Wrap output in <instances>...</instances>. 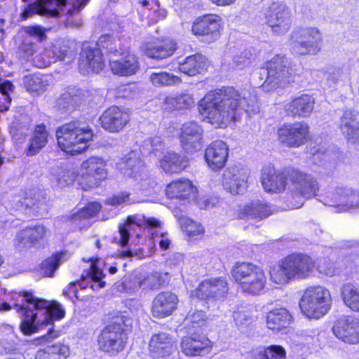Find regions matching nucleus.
<instances>
[{
	"label": "nucleus",
	"instance_id": "obj_1",
	"mask_svg": "<svg viewBox=\"0 0 359 359\" xmlns=\"http://www.w3.org/2000/svg\"><path fill=\"white\" fill-rule=\"evenodd\" d=\"M259 111L256 94L245 90L239 93L233 87L210 91L200 102L201 115L215 127L236 121L243 112L250 116Z\"/></svg>",
	"mask_w": 359,
	"mask_h": 359
},
{
	"label": "nucleus",
	"instance_id": "obj_2",
	"mask_svg": "<svg viewBox=\"0 0 359 359\" xmlns=\"http://www.w3.org/2000/svg\"><path fill=\"white\" fill-rule=\"evenodd\" d=\"M19 297L20 304L1 303L0 311L16 310L21 318L20 330L25 335L35 333L41 326L52 325L54 320L65 317V311L57 302L38 298L32 292H23Z\"/></svg>",
	"mask_w": 359,
	"mask_h": 359
},
{
	"label": "nucleus",
	"instance_id": "obj_3",
	"mask_svg": "<svg viewBox=\"0 0 359 359\" xmlns=\"http://www.w3.org/2000/svg\"><path fill=\"white\" fill-rule=\"evenodd\" d=\"M88 1L89 0H36L22 15L24 19L29 18L30 13L58 17L62 15L64 8L67 6V14L69 16L65 20V26L76 27L81 25V20L80 18L74 20L72 15L79 13Z\"/></svg>",
	"mask_w": 359,
	"mask_h": 359
},
{
	"label": "nucleus",
	"instance_id": "obj_4",
	"mask_svg": "<svg viewBox=\"0 0 359 359\" xmlns=\"http://www.w3.org/2000/svg\"><path fill=\"white\" fill-rule=\"evenodd\" d=\"M92 129L84 123L72 121L60 126L56 130L60 148L72 155L81 153L87 149V144L92 140Z\"/></svg>",
	"mask_w": 359,
	"mask_h": 359
},
{
	"label": "nucleus",
	"instance_id": "obj_5",
	"mask_svg": "<svg viewBox=\"0 0 359 359\" xmlns=\"http://www.w3.org/2000/svg\"><path fill=\"white\" fill-rule=\"evenodd\" d=\"M313 259L302 253L292 254L270 271L271 279L276 284H285L292 278H304L314 268Z\"/></svg>",
	"mask_w": 359,
	"mask_h": 359
},
{
	"label": "nucleus",
	"instance_id": "obj_6",
	"mask_svg": "<svg viewBox=\"0 0 359 359\" xmlns=\"http://www.w3.org/2000/svg\"><path fill=\"white\" fill-rule=\"evenodd\" d=\"M130 319L124 315L113 318L98 337L100 349L112 355L121 351L126 344L128 334L126 327L130 324Z\"/></svg>",
	"mask_w": 359,
	"mask_h": 359
},
{
	"label": "nucleus",
	"instance_id": "obj_7",
	"mask_svg": "<svg viewBox=\"0 0 359 359\" xmlns=\"http://www.w3.org/2000/svg\"><path fill=\"white\" fill-rule=\"evenodd\" d=\"M231 273L241 290L251 294H258L264 289L266 278L262 269L249 262H238Z\"/></svg>",
	"mask_w": 359,
	"mask_h": 359
},
{
	"label": "nucleus",
	"instance_id": "obj_8",
	"mask_svg": "<svg viewBox=\"0 0 359 359\" xmlns=\"http://www.w3.org/2000/svg\"><path fill=\"white\" fill-rule=\"evenodd\" d=\"M332 298L330 291L321 286L309 287L299 302L302 312L309 318L319 319L330 309Z\"/></svg>",
	"mask_w": 359,
	"mask_h": 359
},
{
	"label": "nucleus",
	"instance_id": "obj_9",
	"mask_svg": "<svg viewBox=\"0 0 359 359\" xmlns=\"http://www.w3.org/2000/svg\"><path fill=\"white\" fill-rule=\"evenodd\" d=\"M290 62L284 56L277 55L266 63L263 69V74H267L262 88L265 91H270L277 88H285L293 79L292 70L289 67Z\"/></svg>",
	"mask_w": 359,
	"mask_h": 359
},
{
	"label": "nucleus",
	"instance_id": "obj_10",
	"mask_svg": "<svg viewBox=\"0 0 359 359\" xmlns=\"http://www.w3.org/2000/svg\"><path fill=\"white\" fill-rule=\"evenodd\" d=\"M288 180L290 182V189L293 198L299 200L296 208L301 207L304 199L315 196L319 189L318 183L312 175L292 169L287 171Z\"/></svg>",
	"mask_w": 359,
	"mask_h": 359
},
{
	"label": "nucleus",
	"instance_id": "obj_11",
	"mask_svg": "<svg viewBox=\"0 0 359 359\" xmlns=\"http://www.w3.org/2000/svg\"><path fill=\"white\" fill-rule=\"evenodd\" d=\"M265 22L277 34L287 32L291 25L288 7L282 1H273L264 11Z\"/></svg>",
	"mask_w": 359,
	"mask_h": 359
},
{
	"label": "nucleus",
	"instance_id": "obj_12",
	"mask_svg": "<svg viewBox=\"0 0 359 359\" xmlns=\"http://www.w3.org/2000/svg\"><path fill=\"white\" fill-rule=\"evenodd\" d=\"M324 203L336 207L338 212L359 210V191L350 187H337L327 196Z\"/></svg>",
	"mask_w": 359,
	"mask_h": 359
},
{
	"label": "nucleus",
	"instance_id": "obj_13",
	"mask_svg": "<svg viewBox=\"0 0 359 359\" xmlns=\"http://www.w3.org/2000/svg\"><path fill=\"white\" fill-rule=\"evenodd\" d=\"M278 140L289 147H299L309 137V126L304 122L284 124L278 130Z\"/></svg>",
	"mask_w": 359,
	"mask_h": 359
},
{
	"label": "nucleus",
	"instance_id": "obj_14",
	"mask_svg": "<svg viewBox=\"0 0 359 359\" xmlns=\"http://www.w3.org/2000/svg\"><path fill=\"white\" fill-rule=\"evenodd\" d=\"M229 290L228 283L224 278H210L201 282L193 291L192 296L199 300L209 302L222 299Z\"/></svg>",
	"mask_w": 359,
	"mask_h": 359
},
{
	"label": "nucleus",
	"instance_id": "obj_15",
	"mask_svg": "<svg viewBox=\"0 0 359 359\" xmlns=\"http://www.w3.org/2000/svg\"><path fill=\"white\" fill-rule=\"evenodd\" d=\"M81 184L84 189L97 187L107 177L106 163L101 158L92 156L81 164Z\"/></svg>",
	"mask_w": 359,
	"mask_h": 359
},
{
	"label": "nucleus",
	"instance_id": "obj_16",
	"mask_svg": "<svg viewBox=\"0 0 359 359\" xmlns=\"http://www.w3.org/2000/svg\"><path fill=\"white\" fill-rule=\"evenodd\" d=\"M248 176L246 168L236 165L229 167L223 174V187L233 195L243 194L248 187Z\"/></svg>",
	"mask_w": 359,
	"mask_h": 359
},
{
	"label": "nucleus",
	"instance_id": "obj_17",
	"mask_svg": "<svg viewBox=\"0 0 359 359\" xmlns=\"http://www.w3.org/2000/svg\"><path fill=\"white\" fill-rule=\"evenodd\" d=\"M332 330L334 335L344 343H359V319L356 318L342 316L334 322Z\"/></svg>",
	"mask_w": 359,
	"mask_h": 359
},
{
	"label": "nucleus",
	"instance_id": "obj_18",
	"mask_svg": "<svg viewBox=\"0 0 359 359\" xmlns=\"http://www.w3.org/2000/svg\"><path fill=\"white\" fill-rule=\"evenodd\" d=\"M104 67L103 53L95 46L84 44L80 53L79 69L86 74L90 72H99Z\"/></svg>",
	"mask_w": 359,
	"mask_h": 359
},
{
	"label": "nucleus",
	"instance_id": "obj_19",
	"mask_svg": "<svg viewBox=\"0 0 359 359\" xmlns=\"http://www.w3.org/2000/svg\"><path fill=\"white\" fill-rule=\"evenodd\" d=\"M218 16L214 15H205L198 18L192 25V33L200 36L201 40L211 43L219 36L220 25Z\"/></svg>",
	"mask_w": 359,
	"mask_h": 359
},
{
	"label": "nucleus",
	"instance_id": "obj_20",
	"mask_svg": "<svg viewBox=\"0 0 359 359\" xmlns=\"http://www.w3.org/2000/svg\"><path fill=\"white\" fill-rule=\"evenodd\" d=\"M203 129L196 121H189L182 125L180 135V143L184 151L193 154L202 147Z\"/></svg>",
	"mask_w": 359,
	"mask_h": 359
},
{
	"label": "nucleus",
	"instance_id": "obj_21",
	"mask_svg": "<svg viewBox=\"0 0 359 359\" xmlns=\"http://www.w3.org/2000/svg\"><path fill=\"white\" fill-rule=\"evenodd\" d=\"M48 230L43 225L26 227L16 235L15 245L19 250H25L39 245L46 237Z\"/></svg>",
	"mask_w": 359,
	"mask_h": 359
},
{
	"label": "nucleus",
	"instance_id": "obj_22",
	"mask_svg": "<svg viewBox=\"0 0 359 359\" xmlns=\"http://www.w3.org/2000/svg\"><path fill=\"white\" fill-rule=\"evenodd\" d=\"M119 58H110L109 67L114 74L128 76H131L138 71L140 62L137 57L126 50V54L118 55Z\"/></svg>",
	"mask_w": 359,
	"mask_h": 359
},
{
	"label": "nucleus",
	"instance_id": "obj_23",
	"mask_svg": "<svg viewBox=\"0 0 359 359\" xmlns=\"http://www.w3.org/2000/svg\"><path fill=\"white\" fill-rule=\"evenodd\" d=\"M102 127L111 133L122 130L129 121V115L119 107L113 106L107 109L100 118Z\"/></svg>",
	"mask_w": 359,
	"mask_h": 359
},
{
	"label": "nucleus",
	"instance_id": "obj_24",
	"mask_svg": "<svg viewBox=\"0 0 359 359\" xmlns=\"http://www.w3.org/2000/svg\"><path fill=\"white\" fill-rule=\"evenodd\" d=\"M228 155L229 147L222 140L212 142L205 151V158L208 165L213 170H219L224 166Z\"/></svg>",
	"mask_w": 359,
	"mask_h": 359
},
{
	"label": "nucleus",
	"instance_id": "obj_25",
	"mask_svg": "<svg viewBox=\"0 0 359 359\" xmlns=\"http://www.w3.org/2000/svg\"><path fill=\"white\" fill-rule=\"evenodd\" d=\"M287 180V173L276 171L270 165L264 167L262 170V184L267 192H278L284 190Z\"/></svg>",
	"mask_w": 359,
	"mask_h": 359
},
{
	"label": "nucleus",
	"instance_id": "obj_26",
	"mask_svg": "<svg viewBox=\"0 0 359 359\" xmlns=\"http://www.w3.org/2000/svg\"><path fill=\"white\" fill-rule=\"evenodd\" d=\"M179 299L170 292L159 293L154 298L152 305V314L154 317L163 318L169 316L177 309Z\"/></svg>",
	"mask_w": 359,
	"mask_h": 359
},
{
	"label": "nucleus",
	"instance_id": "obj_27",
	"mask_svg": "<svg viewBox=\"0 0 359 359\" xmlns=\"http://www.w3.org/2000/svg\"><path fill=\"white\" fill-rule=\"evenodd\" d=\"M174 348L172 337L161 332L153 334L149 340V351L153 358L165 357L171 354Z\"/></svg>",
	"mask_w": 359,
	"mask_h": 359
},
{
	"label": "nucleus",
	"instance_id": "obj_28",
	"mask_svg": "<svg viewBox=\"0 0 359 359\" xmlns=\"http://www.w3.org/2000/svg\"><path fill=\"white\" fill-rule=\"evenodd\" d=\"M88 91L69 87L57 100V106L60 110L72 111L78 106L87 101Z\"/></svg>",
	"mask_w": 359,
	"mask_h": 359
},
{
	"label": "nucleus",
	"instance_id": "obj_29",
	"mask_svg": "<svg viewBox=\"0 0 359 359\" xmlns=\"http://www.w3.org/2000/svg\"><path fill=\"white\" fill-rule=\"evenodd\" d=\"M339 128L348 141L355 142L359 137V112L353 109L345 110L340 116Z\"/></svg>",
	"mask_w": 359,
	"mask_h": 359
},
{
	"label": "nucleus",
	"instance_id": "obj_30",
	"mask_svg": "<svg viewBox=\"0 0 359 359\" xmlns=\"http://www.w3.org/2000/svg\"><path fill=\"white\" fill-rule=\"evenodd\" d=\"M314 104V98L309 95L304 94L287 102L284 108L286 112L292 116L307 117L312 113Z\"/></svg>",
	"mask_w": 359,
	"mask_h": 359
},
{
	"label": "nucleus",
	"instance_id": "obj_31",
	"mask_svg": "<svg viewBox=\"0 0 359 359\" xmlns=\"http://www.w3.org/2000/svg\"><path fill=\"white\" fill-rule=\"evenodd\" d=\"M196 187L189 180H182L172 182L168 184L165 189L166 195L170 198H179L180 200H194L196 197Z\"/></svg>",
	"mask_w": 359,
	"mask_h": 359
},
{
	"label": "nucleus",
	"instance_id": "obj_32",
	"mask_svg": "<svg viewBox=\"0 0 359 359\" xmlns=\"http://www.w3.org/2000/svg\"><path fill=\"white\" fill-rule=\"evenodd\" d=\"M16 208L20 211L29 210L36 215H43L48 210V199L41 192L33 196H25L22 199L16 201Z\"/></svg>",
	"mask_w": 359,
	"mask_h": 359
},
{
	"label": "nucleus",
	"instance_id": "obj_33",
	"mask_svg": "<svg viewBox=\"0 0 359 359\" xmlns=\"http://www.w3.org/2000/svg\"><path fill=\"white\" fill-rule=\"evenodd\" d=\"M210 341L204 336L193 334L182 338L181 351L187 356L200 355L210 347Z\"/></svg>",
	"mask_w": 359,
	"mask_h": 359
},
{
	"label": "nucleus",
	"instance_id": "obj_34",
	"mask_svg": "<svg viewBox=\"0 0 359 359\" xmlns=\"http://www.w3.org/2000/svg\"><path fill=\"white\" fill-rule=\"evenodd\" d=\"M177 48L176 42L171 39H165L156 43H146L143 52L149 58L163 60L172 55Z\"/></svg>",
	"mask_w": 359,
	"mask_h": 359
},
{
	"label": "nucleus",
	"instance_id": "obj_35",
	"mask_svg": "<svg viewBox=\"0 0 359 359\" xmlns=\"http://www.w3.org/2000/svg\"><path fill=\"white\" fill-rule=\"evenodd\" d=\"M272 214L270 205L259 200L253 201L246 204L240 212L241 219H263Z\"/></svg>",
	"mask_w": 359,
	"mask_h": 359
},
{
	"label": "nucleus",
	"instance_id": "obj_36",
	"mask_svg": "<svg viewBox=\"0 0 359 359\" xmlns=\"http://www.w3.org/2000/svg\"><path fill=\"white\" fill-rule=\"evenodd\" d=\"M121 169L125 175L134 177L136 180H142L143 175L146 176L144 172L143 163L135 152L128 154L123 158V161L121 164Z\"/></svg>",
	"mask_w": 359,
	"mask_h": 359
},
{
	"label": "nucleus",
	"instance_id": "obj_37",
	"mask_svg": "<svg viewBox=\"0 0 359 359\" xmlns=\"http://www.w3.org/2000/svg\"><path fill=\"white\" fill-rule=\"evenodd\" d=\"M95 46L102 52L104 51V53L109 56V59L126 54V48L121 46L120 40L116 39L110 34L102 35Z\"/></svg>",
	"mask_w": 359,
	"mask_h": 359
},
{
	"label": "nucleus",
	"instance_id": "obj_38",
	"mask_svg": "<svg viewBox=\"0 0 359 359\" xmlns=\"http://www.w3.org/2000/svg\"><path fill=\"white\" fill-rule=\"evenodd\" d=\"M292 316L285 308L275 309L267 313V327L273 331L286 328L290 323Z\"/></svg>",
	"mask_w": 359,
	"mask_h": 359
},
{
	"label": "nucleus",
	"instance_id": "obj_39",
	"mask_svg": "<svg viewBox=\"0 0 359 359\" xmlns=\"http://www.w3.org/2000/svg\"><path fill=\"white\" fill-rule=\"evenodd\" d=\"M205 57L200 53L190 55L186 57L184 61L180 63L179 69L181 72L188 76H195L202 73L206 69Z\"/></svg>",
	"mask_w": 359,
	"mask_h": 359
},
{
	"label": "nucleus",
	"instance_id": "obj_40",
	"mask_svg": "<svg viewBox=\"0 0 359 359\" xmlns=\"http://www.w3.org/2000/svg\"><path fill=\"white\" fill-rule=\"evenodd\" d=\"M48 133L43 124L37 125L26 150L27 156H34L48 143Z\"/></svg>",
	"mask_w": 359,
	"mask_h": 359
},
{
	"label": "nucleus",
	"instance_id": "obj_41",
	"mask_svg": "<svg viewBox=\"0 0 359 359\" xmlns=\"http://www.w3.org/2000/svg\"><path fill=\"white\" fill-rule=\"evenodd\" d=\"M159 159L161 166L165 172H179L187 166L185 158L175 152L166 151Z\"/></svg>",
	"mask_w": 359,
	"mask_h": 359
},
{
	"label": "nucleus",
	"instance_id": "obj_42",
	"mask_svg": "<svg viewBox=\"0 0 359 359\" xmlns=\"http://www.w3.org/2000/svg\"><path fill=\"white\" fill-rule=\"evenodd\" d=\"M344 304L351 311L359 312V288L352 283L344 284L340 291Z\"/></svg>",
	"mask_w": 359,
	"mask_h": 359
},
{
	"label": "nucleus",
	"instance_id": "obj_43",
	"mask_svg": "<svg viewBox=\"0 0 359 359\" xmlns=\"http://www.w3.org/2000/svg\"><path fill=\"white\" fill-rule=\"evenodd\" d=\"M194 104L193 97L186 93L167 96L163 102L165 109L182 110L189 109Z\"/></svg>",
	"mask_w": 359,
	"mask_h": 359
},
{
	"label": "nucleus",
	"instance_id": "obj_44",
	"mask_svg": "<svg viewBox=\"0 0 359 359\" xmlns=\"http://www.w3.org/2000/svg\"><path fill=\"white\" fill-rule=\"evenodd\" d=\"M68 259V254L65 252H60L53 255L45 259L41 265V272L43 276L52 277L55 271L59 266Z\"/></svg>",
	"mask_w": 359,
	"mask_h": 359
},
{
	"label": "nucleus",
	"instance_id": "obj_45",
	"mask_svg": "<svg viewBox=\"0 0 359 359\" xmlns=\"http://www.w3.org/2000/svg\"><path fill=\"white\" fill-rule=\"evenodd\" d=\"M101 210V205L97 202L89 203L86 206L71 215L70 222L77 226L83 220L95 217Z\"/></svg>",
	"mask_w": 359,
	"mask_h": 359
},
{
	"label": "nucleus",
	"instance_id": "obj_46",
	"mask_svg": "<svg viewBox=\"0 0 359 359\" xmlns=\"http://www.w3.org/2000/svg\"><path fill=\"white\" fill-rule=\"evenodd\" d=\"M24 83L28 91L41 93L46 90L48 81L46 76L34 74L26 76L24 78Z\"/></svg>",
	"mask_w": 359,
	"mask_h": 359
},
{
	"label": "nucleus",
	"instance_id": "obj_47",
	"mask_svg": "<svg viewBox=\"0 0 359 359\" xmlns=\"http://www.w3.org/2000/svg\"><path fill=\"white\" fill-rule=\"evenodd\" d=\"M47 48H48L49 54H51L55 62L57 61L69 62L72 60V53L69 47L63 41H55Z\"/></svg>",
	"mask_w": 359,
	"mask_h": 359
},
{
	"label": "nucleus",
	"instance_id": "obj_48",
	"mask_svg": "<svg viewBox=\"0 0 359 359\" xmlns=\"http://www.w3.org/2000/svg\"><path fill=\"white\" fill-rule=\"evenodd\" d=\"M160 276L158 273H152L147 276L140 274V278L136 280L135 285L130 290L134 289H155L161 285Z\"/></svg>",
	"mask_w": 359,
	"mask_h": 359
},
{
	"label": "nucleus",
	"instance_id": "obj_49",
	"mask_svg": "<svg viewBox=\"0 0 359 359\" xmlns=\"http://www.w3.org/2000/svg\"><path fill=\"white\" fill-rule=\"evenodd\" d=\"M13 84L8 80L0 79V111L5 112L9 109L11 97L10 93L14 90Z\"/></svg>",
	"mask_w": 359,
	"mask_h": 359
},
{
	"label": "nucleus",
	"instance_id": "obj_50",
	"mask_svg": "<svg viewBox=\"0 0 359 359\" xmlns=\"http://www.w3.org/2000/svg\"><path fill=\"white\" fill-rule=\"evenodd\" d=\"M150 81L156 86L174 85L181 81L180 78L168 72H153Z\"/></svg>",
	"mask_w": 359,
	"mask_h": 359
},
{
	"label": "nucleus",
	"instance_id": "obj_51",
	"mask_svg": "<svg viewBox=\"0 0 359 359\" xmlns=\"http://www.w3.org/2000/svg\"><path fill=\"white\" fill-rule=\"evenodd\" d=\"M306 42L314 46L313 48V53H318L320 50V43L322 42V36L319 30L316 27H309L303 30L302 35Z\"/></svg>",
	"mask_w": 359,
	"mask_h": 359
},
{
	"label": "nucleus",
	"instance_id": "obj_52",
	"mask_svg": "<svg viewBox=\"0 0 359 359\" xmlns=\"http://www.w3.org/2000/svg\"><path fill=\"white\" fill-rule=\"evenodd\" d=\"M285 351L280 346L272 345L264 348L255 356L254 359H285Z\"/></svg>",
	"mask_w": 359,
	"mask_h": 359
},
{
	"label": "nucleus",
	"instance_id": "obj_53",
	"mask_svg": "<svg viewBox=\"0 0 359 359\" xmlns=\"http://www.w3.org/2000/svg\"><path fill=\"white\" fill-rule=\"evenodd\" d=\"M255 50L249 48L241 52L239 55H236L232 59L231 63L232 68L243 69L248 66L255 58Z\"/></svg>",
	"mask_w": 359,
	"mask_h": 359
},
{
	"label": "nucleus",
	"instance_id": "obj_54",
	"mask_svg": "<svg viewBox=\"0 0 359 359\" xmlns=\"http://www.w3.org/2000/svg\"><path fill=\"white\" fill-rule=\"evenodd\" d=\"M179 222L182 229L189 236L200 235L204 232V228L201 224L194 222L187 217L182 216L180 217Z\"/></svg>",
	"mask_w": 359,
	"mask_h": 359
},
{
	"label": "nucleus",
	"instance_id": "obj_55",
	"mask_svg": "<svg viewBox=\"0 0 359 359\" xmlns=\"http://www.w3.org/2000/svg\"><path fill=\"white\" fill-rule=\"evenodd\" d=\"M89 280L93 283L91 284V288L95 290V287L102 288L105 286V282L102 279L104 277L103 272L100 270L94 262H91L90 267L87 273Z\"/></svg>",
	"mask_w": 359,
	"mask_h": 359
},
{
	"label": "nucleus",
	"instance_id": "obj_56",
	"mask_svg": "<svg viewBox=\"0 0 359 359\" xmlns=\"http://www.w3.org/2000/svg\"><path fill=\"white\" fill-rule=\"evenodd\" d=\"M145 146H149V152L153 154L158 158H161L165 154L164 143L160 137L155 136L149 138V140L145 141Z\"/></svg>",
	"mask_w": 359,
	"mask_h": 359
},
{
	"label": "nucleus",
	"instance_id": "obj_57",
	"mask_svg": "<svg viewBox=\"0 0 359 359\" xmlns=\"http://www.w3.org/2000/svg\"><path fill=\"white\" fill-rule=\"evenodd\" d=\"M29 131L27 126H21L18 122H13L10 127V133L16 144H21Z\"/></svg>",
	"mask_w": 359,
	"mask_h": 359
},
{
	"label": "nucleus",
	"instance_id": "obj_58",
	"mask_svg": "<svg viewBox=\"0 0 359 359\" xmlns=\"http://www.w3.org/2000/svg\"><path fill=\"white\" fill-rule=\"evenodd\" d=\"M314 46L311 44L309 45L306 41L301 37L300 40L294 41L292 45V51L294 53L300 55H316L313 53Z\"/></svg>",
	"mask_w": 359,
	"mask_h": 359
},
{
	"label": "nucleus",
	"instance_id": "obj_59",
	"mask_svg": "<svg viewBox=\"0 0 359 359\" xmlns=\"http://www.w3.org/2000/svg\"><path fill=\"white\" fill-rule=\"evenodd\" d=\"M33 62L36 67L43 68L49 66L52 63H55V60L48 53V48H46L43 53L36 55L33 59Z\"/></svg>",
	"mask_w": 359,
	"mask_h": 359
},
{
	"label": "nucleus",
	"instance_id": "obj_60",
	"mask_svg": "<svg viewBox=\"0 0 359 359\" xmlns=\"http://www.w3.org/2000/svg\"><path fill=\"white\" fill-rule=\"evenodd\" d=\"M131 223V217H128L127 223L119 227L118 236L114 237V240L116 241H117L118 243H119L121 247H125L128 243L130 237L128 226Z\"/></svg>",
	"mask_w": 359,
	"mask_h": 359
},
{
	"label": "nucleus",
	"instance_id": "obj_61",
	"mask_svg": "<svg viewBox=\"0 0 359 359\" xmlns=\"http://www.w3.org/2000/svg\"><path fill=\"white\" fill-rule=\"evenodd\" d=\"M133 203L130 198V194L128 192H121L109 197L106 200V203L110 205H121L123 204H129Z\"/></svg>",
	"mask_w": 359,
	"mask_h": 359
},
{
	"label": "nucleus",
	"instance_id": "obj_62",
	"mask_svg": "<svg viewBox=\"0 0 359 359\" xmlns=\"http://www.w3.org/2000/svg\"><path fill=\"white\" fill-rule=\"evenodd\" d=\"M207 317L205 313L202 310L190 312L187 316L186 320L191 323L194 327H201L206 321Z\"/></svg>",
	"mask_w": 359,
	"mask_h": 359
},
{
	"label": "nucleus",
	"instance_id": "obj_63",
	"mask_svg": "<svg viewBox=\"0 0 359 359\" xmlns=\"http://www.w3.org/2000/svg\"><path fill=\"white\" fill-rule=\"evenodd\" d=\"M24 31L26 34L31 36L38 37L40 41H43L46 39V29L39 25L27 26L24 28Z\"/></svg>",
	"mask_w": 359,
	"mask_h": 359
},
{
	"label": "nucleus",
	"instance_id": "obj_64",
	"mask_svg": "<svg viewBox=\"0 0 359 359\" xmlns=\"http://www.w3.org/2000/svg\"><path fill=\"white\" fill-rule=\"evenodd\" d=\"M118 96L124 98L132 99L137 93V89L135 84H125L118 88Z\"/></svg>",
	"mask_w": 359,
	"mask_h": 359
}]
</instances>
